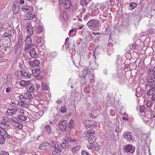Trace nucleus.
I'll list each match as a JSON object with an SVG mask.
<instances>
[{
  "label": "nucleus",
  "instance_id": "4",
  "mask_svg": "<svg viewBox=\"0 0 155 155\" xmlns=\"http://www.w3.org/2000/svg\"><path fill=\"white\" fill-rule=\"evenodd\" d=\"M0 127L2 129H3L4 130L9 129L10 128V126L9 123L6 121H3L0 123Z\"/></svg>",
  "mask_w": 155,
  "mask_h": 155
},
{
  "label": "nucleus",
  "instance_id": "58",
  "mask_svg": "<svg viewBox=\"0 0 155 155\" xmlns=\"http://www.w3.org/2000/svg\"><path fill=\"white\" fill-rule=\"evenodd\" d=\"M62 101L61 100L59 99V100H58L56 101V103H57L58 104H60L62 103Z\"/></svg>",
  "mask_w": 155,
  "mask_h": 155
},
{
  "label": "nucleus",
  "instance_id": "38",
  "mask_svg": "<svg viewBox=\"0 0 155 155\" xmlns=\"http://www.w3.org/2000/svg\"><path fill=\"white\" fill-rule=\"evenodd\" d=\"M155 91L151 89H150L148 91V92L147 93V96H150L153 94L154 92Z\"/></svg>",
  "mask_w": 155,
  "mask_h": 155
},
{
  "label": "nucleus",
  "instance_id": "64",
  "mask_svg": "<svg viewBox=\"0 0 155 155\" xmlns=\"http://www.w3.org/2000/svg\"><path fill=\"white\" fill-rule=\"evenodd\" d=\"M24 3V0H21L19 1V4H23Z\"/></svg>",
  "mask_w": 155,
  "mask_h": 155
},
{
  "label": "nucleus",
  "instance_id": "49",
  "mask_svg": "<svg viewBox=\"0 0 155 155\" xmlns=\"http://www.w3.org/2000/svg\"><path fill=\"white\" fill-rule=\"evenodd\" d=\"M37 43L39 45L42 43V38H38L37 40Z\"/></svg>",
  "mask_w": 155,
  "mask_h": 155
},
{
  "label": "nucleus",
  "instance_id": "55",
  "mask_svg": "<svg viewBox=\"0 0 155 155\" xmlns=\"http://www.w3.org/2000/svg\"><path fill=\"white\" fill-rule=\"evenodd\" d=\"M55 149L59 153L61 152L62 150L58 146L57 144L56 147Z\"/></svg>",
  "mask_w": 155,
  "mask_h": 155
},
{
  "label": "nucleus",
  "instance_id": "8",
  "mask_svg": "<svg viewBox=\"0 0 155 155\" xmlns=\"http://www.w3.org/2000/svg\"><path fill=\"white\" fill-rule=\"evenodd\" d=\"M26 29L28 33L30 35H32L34 33L32 27L30 23L27 22L26 24Z\"/></svg>",
  "mask_w": 155,
  "mask_h": 155
},
{
  "label": "nucleus",
  "instance_id": "63",
  "mask_svg": "<svg viewBox=\"0 0 155 155\" xmlns=\"http://www.w3.org/2000/svg\"><path fill=\"white\" fill-rule=\"evenodd\" d=\"M84 26V25H81L79 26L78 27V28L79 29H81Z\"/></svg>",
  "mask_w": 155,
  "mask_h": 155
},
{
  "label": "nucleus",
  "instance_id": "39",
  "mask_svg": "<svg viewBox=\"0 0 155 155\" xmlns=\"http://www.w3.org/2000/svg\"><path fill=\"white\" fill-rule=\"evenodd\" d=\"M74 122V121L73 120H71L70 121L69 123L68 124V127L69 128H72Z\"/></svg>",
  "mask_w": 155,
  "mask_h": 155
},
{
  "label": "nucleus",
  "instance_id": "53",
  "mask_svg": "<svg viewBox=\"0 0 155 155\" xmlns=\"http://www.w3.org/2000/svg\"><path fill=\"white\" fill-rule=\"evenodd\" d=\"M25 44L28 45H32L31 39L29 41H25Z\"/></svg>",
  "mask_w": 155,
  "mask_h": 155
},
{
  "label": "nucleus",
  "instance_id": "25",
  "mask_svg": "<svg viewBox=\"0 0 155 155\" xmlns=\"http://www.w3.org/2000/svg\"><path fill=\"white\" fill-rule=\"evenodd\" d=\"M153 69H149L147 71V73L150 75H153L154 77L155 74V70Z\"/></svg>",
  "mask_w": 155,
  "mask_h": 155
},
{
  "label": "nucleus",
  "instance_id": "43",
  "mask_svg": "<svg viewBox=\"0 0 155 155\" xmlns=\"http://www.w3.org/2000/svg\"><path fill=\"white\" fill-rule=\"evenodd\" d=\"M0 155H9V153L4 151H0Z\"/></svg>",
  "mask_w": 155,
  "mask_h": 155
},
{
  "label": "nucleus",
  "instance_id": "62",
  "mask_svg": "<svg viewBox=\"0 0 155 155\" xmlns=\"http://www.w3.org/2000/svg\"><path fill=\"white\" fill-rule=\"evenodd\" d=\"M10 104L12 106H14L15 105V104L12 101L11 102Z\"/></svg>",
  "mask_w": 155,
  "mask_h": 155
},
{
  "label": "nucleus",
  "instance_id": "57",
  "mask_svg": "<svg viewBox=\"0 0 155 155\" xmlns=\"http://www.w3.org/2000/svg\"><path fill=\"white\" fill-rule=\"evenodd\" d=\"M74 31V29H71L70 30L68 33V35L70 36L71 34V33H72Z\"/></svg>",
  "mask_w": 155,
  "mask_h": 155
},
{
  "label": "nucleus",
  "instance_id": "23",
  "mask_svg": "<svg viewBox=\"0 0 155 155\" xmlns=\"http://www.w3.org/2000/svg\"><path fill=\"white\" fill-rule=\"evenodd\" d=\"M145 87L146 88L150 87V89L155 91V84H153L149 85L148 84H146L145 85Z\"/></svg>",
  "mask_w": 155,
  "mask_h": 155
},
{
  "label": "nucleus",
  "instance_id": "32",
  "mask_svg": "<svg viewBox=\"0 0 155 155\" xmlns=\"http://www.w3.org/2000/svg\"><path fill=\"white\" fill-rule=\"evenodd\" d=\"M1 137H0V144H3L4 143L5 141V137L1 135Z\"/></svg>",
  "mask_w": 155,
  "mask_h": 155
},
{
  "label": "nucleus",
  "instance_id": "20",
  "mask_svg": "<svg viewBox=\"0 0 155 155\" xmlns=\"http://www.w3.org/2000/svg\"><path fill=\"white\" fill-rule=\"evenodd\" d=\"M147 81L149 83H154L155 82V77H149L147 78Z\"/></svg>",
  "mask_w": 155,
  "mask_h": 155
},
{
  "label": "nucleus",
  "instance_id": "52",
  "mask_svg": "<svg viewBox=\"0 0 155 155\" xmlns=\"http://www.w3.org/2000/svg\"><path fill=\"white\" fill-rule=\"evenodd\" d=\"M42 27L41 26H39L38 27L37 31L38 33L41 32L42 30Z\"/></svg>",
  "mask_w": 155,
  "mask_h": 155
},
{
  "label": "nucleus",
  "instance_id": "7",
  "mask_svg": "<svg viewBox=\"0 0 155 155\" xmlns=\"http://www.w3.org/2000/svg\"><path fill=\"white\" fill-rule=\"evenodd\" d=\"M66 123L67 121L66 120L62 119L58 123L60 127L63 131H65L66 130Z\"/></svg>",
  "mask_w": 155,
  "mask_h": 155
},
{
  "label": "nucleus",
  "instance_id": "41",
  "mask_svg": "<svg viewBox=\"0 0 155 155\" xmlns=\"http://www.w3.org/2000/svg\"><path fill=\"white\" fill-rule=\"evenodd\" d=\"M46 129V131L49 134L50 133L51 130V127L49 125H47L45 126Z\"/></svg>",
  "mask_w": 155,
  "mask_h": 155
},
{
  "label": "nucleus",
  "instance_id": "31",
  "mask_svg": "<svg viewBox=\"0 0 155 155\" xmlns=\"http://www.w3.org/2000/svg\"><path fill=\"white\" fill-rule=\"evenodd\" d=\"M22 44V39L21 37L18 38V45H19L18 46H21Z\"/></svg>",
  "mask_w": 155,
  "mask_h": 155
},
{
  "label": "nucleus",
  "instance_id": "47",
  "mask_svg": "<svg viewBox=\"0 0 155 155\" xmlns=\"http://www.w3.org/2000/svg\"><path fill=\"white\" fill-rule=\"evenodd\" d=\"M81 154V155H91L89 153L84 150L82 151Z\"/></svg>",
  "mask_w": 155,
  "mask_h": 155
},
{
  "label": "nucleus",
  "instance_id": "11",
  "mask_svg": "<svg viewBox=\"0 0 155 155\" xmlns=\"http://www.w3.org/2000/svg\"><path fill=\"white\" fill-rule=\"evenodd\" d=\"M28 63L32 67H34L39 64L40 61L38 60L35 59L33 61L30 60Z\"/></svg>",
  "mask_w": 155,
  "mask_h": 155
},
{
  "label": "nucleus",
  "instance_id": "42",
  "mask_svg": "<svg viewBox=\"0 0 155 155\" xmlns=\"http://www.w3.org/2000/svg\"><path fill=\"white\" fill-rule=\"evenodd\" d=\"M145 110V107L143 106H141L140 107V111L141 113L143 112Z\"/></svg>",
  "mask_w": 155,
  "mask_h": 155
},
{
  "label": "nucleus",
  "instance_id": "27",
  "mask_svg": "<svg viewBox=\"0 0 155 155\" xmlns=\"http://www.w3.org/2000/svg\"><path fill=\"white\" fill-rule=\"evenodd\" d=\"M29 81H26L24 80H22L20 81V84L21 86H26V87L28 83H29Z\"/></svg>",
  "mask_w": 155,
  "mask_h": 155
},
{
  "label": "nucleus",
  "instance_id": "33",
  "mask_svg": "<svg viewBox=\"0 0 155 155\" xmlns=\"http://www.w3.org/2000/svg\"><path fill=\"white\" fill-rule=\"evenodd\" d=\"M67 110V108L65 106H62L60 108V111L62 113H66Z\"/></svg>",
  "mask_w": 155,
  "mask_h": 155
},
{
  "label": "nucleus",
  "instance_id": "48",
  "mask_svg": "<svg viewBox=\"0 0 155 155\" xmlns=\"http://www.w3.org/2000/svg\"><path fill=\"white\" fill-rule=\"evenodd\" d=\"M51 147H53L54 149H55L56 147L57 144L56 145L53 142H51L49 144Z\"/></svg>",
  "mask_w": 155,
  "mask_h": 155
},
{
  "label": "nucleus",
  "instance_id": "50",
  "mask_svg": "<svg viewBox=\"0 0 155 155\" xmlns=\"http://www.w3.org/2000/svg\"><path fill=\"white\" fill-rule=\"evenodd\" d=\"M42 89L44 90H47L48 89V87L47 85L45 84H43L42 86Z\"/></svg>",
  "mask_w": 155,
  "mask_h": 155
},
{
  "label": "nucleus",
  "instance_id": "61",
  "mask_svg": "<svg viewBox=\"0 0 155 155\" xmlns=\"http://www.w3.org/2000/svg\"><path fill=\"white\" fill-rule=\"evenodd\" d=\"M31 39V38L30 37L28 36L26 38L25 41H29Z\"/></svg>",
  "mask_w": 155,
  "mask_h": 155
},
{
  "label": "nucleus",
  "instance_id": "10",
  "mask_svg": "<svg viewBox=\"0 0 155 155\" xmlns=\"http://www.w3.org/2000/svg\"><path fill=\"white\" fill-rule=\"evenodd\" d=\"M35 15L33 14H28L25 15L24 17L25 20H32L35 17Z\"/></svg>",
  "mask_w": 155,
  "mask_h": 155
},
{
  "label": "nucleus",
  "instance_id": "45",
  "mask_svg": "<svg viewBox=\"0 0 155 155\" xmlns=\"http://www.w3.org/2000/svg\"><path fill=\"white\" fill-rule=\"evenodd\" d=\"M153 104L152 102L150 101H147V106L148 107H151Z\"/></svg>",
  "mask_w": 155,
  "mask_h": 155
},
{
  "label": "nucleus",
  "instance_id": "26",
  "mask_svg": "<svg viewBox=\"0 0 155 155\" xmlns=\"http://www.w3.org/2000/svg\"><path fill=\"white\" fill-rule=\"evenodd\" d=\"M90 2L87 0H81L80 4L83 7V6L87 5Z\"/></svg>",
  "mask_w": 155,
  "mask_h": 155
},
{
  "label": "nucleus",
  "instance_id": "15",
  "mask_svg": "<svg viewBox=\"0 0 155 155\" xmlns=\"http://www.w3.org/2000/svg\"><path fill=\"white\" fill-rule=\"evenodd\" d=\"M24 98L28 99L31 100L33 98L32 94L28 92L25 93L23 95Z\"/></svg>",
  "mask_w": 155,
  "mask_h": 155
},
{
  "label": "nucleus",
  "instance_id": "37",
  "mask_svg": "<svg viewBox=\"0 0 155 155\" xmlns=\"http://www.w3.org/2000/svg\"><path fill=\"white\" fill-rule=\"evenodd\" d=\"M94 149L96 151L100 149V145L98 144H94Z\"/></svg>",
  "mask_w": 155,
  "mask_h": 155
},
{
  "label": "nucleus",
  "instance_id": "17",
  "mask_svg": "<svg viewBox=\"0 0 155 155\" xmlns=\"http://www.w3.org/2000/svg\"><path fill=\"white\" fill-rule=\"evenodd\" d=\"M88 137L87 139L88 142L91 144H93L96 140L95 136L93 135Z\"/></svg>",
  "mask_w": 155,
  "mask_h": 155
},
{
  "label": "nucleus",
  "instance_id": "24",
  "mask_svg": "<svg viewBox=\"0 0 155 155\" xmlns=\"http://www.w3.org/2000/svg\"><path fill=\"white\" fill-rule=\"evenodd\" d=\"M81 147L80 145H78L76 147H73L72 148V152L75 153L78 151L81 148Z\"/></svg>",
  "mask_w": 155,
  "mask_h": 155
},
{
  "label": "nucleus",
  "instance_id": "3",
  "mask_svg": "<svg viewBox=\"0 0 155 155\" xmlns=\"http://www.w3.org/2000/svg\"><path fill=\"white\" fill-rule=\"evenodd\" d=\"M21 9L24 12L26 13L32 12L34 11V8L32 6L27 5L22 6Z\"/></svg>",
  "mask_w": 155,
  "mask_h": 155
},
{
  "label": "nucleus",
  "instance_id": "21",
  "mask_svg": "<svg viewBox=\"0 0 155 155\" xmlns=\"http://www.w3.org/2000/svg\"><path fill=\"white\" fill-rule=\"evenodd\" d=\"M32 46V45H25V47L24 48L25 51L28 53L29 51L30 48H31Z\"/></svg>",
  "mask_w": 155,
  "mask_h": 155
},
{
  "label": "nucleus",
  "instance_id": "13",
  "mask_svg": "<svg viewBox=\"0 0 155 155\" xmlns=\"http://www.w3.org/2000/svg\"><path fill=\"white\" fill-rule=\"evenodd\" d=\"M49 144L48 143H44L39 146V148L41 150H45L48 148Z\"/></svg>",
  "mask_w": 155,
  "mask_h": 155
},
{
  "label": "nucleus",
  "instance_id": "44",
  "mask_svg": "<svg viewBox=\"0 0 155 155\" xmlns=\"http://www.w3.org/2000/svg\"><path fill=\"white\" fill-rule=\"evenodd\" d=\"M18 105L20 106H21L23 107H25L26 106V104L22 103V102H18Z\"/></svg>",
  "mask_w": 155,
  "mask_h": 155
},
{
  "label": "nucleus",
  "instance_id": "5",
  "mask_svg": "<svg viewBox=\"0 0 155 155\" xmlns=\"http://www.w3.org/2000/svg\"><path fill=\"white\" fill-rule=\"evenodd\" d=\"M21 76L25 78H28L31 76V72L28 70H23L21 72Z\"/></svg>",
  "mask_w": 155,
  "mask_h": 155
},
{
  "label": "nucleus",
  "instance_id": "14",
  "mask_svg": "<svg viewBox=\"0 0 155 155\" xmlns=\"http://www.w3.org/2000/svg\"><path fill=\"white\" fill-rule=\"evenodd\" d=\"M71 6V0H65L64 8L67 9H69Z\"/></svg>",
  "mask_w": 155,
  "mask_h": 155
},
{
  "label": "nucleus",
  "instance_id": "22",
  "mask_svg": "<svg viewBox=\"0 0 155 155\" xmlns=\"http://www.w3.org/2000/svg\"><path fill=\"white\" fill-rule=\"evenodd\" d=\"M28 54V53H24L23 54V57L24 58V59L28 63L31 60V58L29 57Z\"/></svg>",
  "mask_w": 155,
  "mask_h": 155
},
{
  "label": "nucleus",
  "instance_id": "28",
  "mask_svg": "<svg viewBox=\"0 0 155 155\" xmlns=\"http://www.w3.org/2000/svg\"><path fill=\"white\" fill-rule=\"evenodd\" d=\"M6 112L9 115L12 116L15 114L14 111L13 110L8 109L7 110Z\"/></svg>",
  "mask_w": 155,
  "mask_h": 155
},
{
  "label": "nucleus",
  "instance_id": "2",
  "mask_svg": "<svg viewBox=\"0 0 155 155\" xmlns=\"http://www.w3.org/2000/svg\"><path fill=\"white\" fill-rule=\"evenodd\" d=\"M123 150L126 153H133L135 150V147L132 145L129 144L124 146Z\"/></svg>",
  "mask_w": 155,
  "mask_h": 155
},
{
  "label": "nucleus",
  "instance_id": "30",
  "mask_svg": "<svg viewBox=\"0 0 155 155\" xmlns=\"http://www.w3.org/2000/svg\"><path fill=\"white\" fill-rule=\"evenodd\" d=\"M17 117L19 119L24 121L26 120L27 119L26 117L22 115H18Z\"/></svg>",
  "mask_w": 155,
  "mask_h": 155
},
{
  "label": "nucleus",
  "instance_id": "40",
  "mask_svg": "<svg viewBox=\"0 0 155 155\" xmlns=\"http://www.w3.org/2000/svg\"><path fill=\"white\" fill-rule=\"evenodd\" d=\"M137 6V4L134 3H132L130 4V10L134 9Z\"/></svg>",
  "mask_w": 155,
  "mask_h": 155
},
{
  "label": "nucleus",
  "instance_id": "12",
  "mask_svg": "<svg viewBox=\"0 0 155 155\" xmlns=\"http://www.w3.org/2000/svg\"><path fill=\"white\" fill-rule=\"evenodd\" d=\"M64 141H66L67 142L68 141L71 143L76 142L77 140H73L72 138L71 137L70 135V133L68 132L65 136V139Z\"/></svg>",
  "mask_w": 155,
  "mask_h": 155
},
{
  "label": "nucleus",
  "instance_id": "51",
  "mask_svg": "<svg viewBox=\"0 0 155 155\" xmlns=\"http://www.w3.org/2000/svg\"><path fill=\"white\" fill-rule=\"evenodd\" d=\"M21 71H17L16 72H15V75L18 78H19V74H21Z\"/></svg>",
  "mask_w": 155,
  "mask_h": 155
},
{
  "label": "nucleus",
  "instance_id": "36",
  "mask_svg": "<svg viewBox=\"0 0 155 155\" xmlns=\"http://www.w3.org/2000/svg\"><path fill=\"white\" fill-rule=\"evenodd\" d=\"M89 71L90 70L88 68H85L83 70V72L85 74L84 76H85L87 74H89ZM84 75V74H83V76Z\"/></svg>",
  "mask_w": 155,
  "mask_h": 155
},
{
  "label": "nucleus",
  "instance_id": "54",
  "mask_svg": "<svg viewBox=\"0 0 155 155\" xmlns=\"http://www.w3.org/2000/svg\"><path fill=\"white\" fill-rule=\"evenodd\" d=\"M151 118L152 120H154L155 119V112H152V114L151 115Z\"/></svg>",
  "mask_w": 155,
  "mask_h": 155
},
{
  "label": "nucleus",
  "instance_id": "9",
  "mask_svg": "<svg viewBox=\"0 0 155 155\" xmlns=\"http://www.w3.org/2000/svg\"><path fill=\"white\" fill-rule=\"evenodd\" d=\"M26 88L28 92H32L35 90V86L34 85L29 82L26 87Z\"/></svg>",
  "mask_w": 155,
  "mask_h": 155
},
{
  "label": "nucleus",
  "instance_id": "34",
  "mask_svg": "<svg viewBox=\"0 0 155 155\" xmlns=\"http://www.w3.org/2000/svg\"><path fill=\"white\" fill-rule=\"evenodd\" d=\"M19 11V8L15 6H14L13 8V11L14 14L17 13Z\"/></svg>",
  "mask_w": 155,
  "mask_h": 155
},
{
  "label": "nucleus",
  "instance_id": "1",
  "mask_svg": "<svg viewBox=\"0 0 155 155\" xmlns=\"http://www.w3.org/2000/svg\"><path fill=\"white\" fill-rule=\"evenodd\" d=\"M87 25L89 28L93 31L97 30L100 27L101 24L97 19H92L87 23Z\"/></svg>",
  "mask_w": 155,
  "mask_h": 155
},
{
  "label": "nucleus",
  "instance_id": "59",
  "mask_svg": "<svg viewBox=\"0 0 155 155\" xmlns=\"http://www.w3.org/2000/svg\"><path fill=\"white\" fill-rule=\"evenodd\" d=\"M152 100L153 101H155V94H153L152 96Z\"/></svg>",
  "mask_w": 155,
  "mask_h": 155
},
{
  "label": "nucleus",
  "instance_id": "35",
  "mask_svg": "<svg viewBox=\"0 0 155 155\" xmlns=\"http://www.w3.org/2000/svg\"><path fill=\"white\" fill-rule=\"evenodd\" d=\"M3 134H2V135H3L4 137H5V138H7L8 139H10L11 137V136L9 135L6 132V131H4Z\"/></svg>",
  "mask_w": 155,
  "mask_h": 155
},
{
  "label": "nucleus",
  "instance_id": "6",
  "mask_svg": "<svg viewBox=\"0 0 155 155\" xmlns=\"http://www.w3.org/2000/svg\"><path fill=\"white\" fill-rule=\"evenodd\" d=\"M123 137L125 140L130 143L132 141V134L131 132H125L123 135Z\"/></svg>",
  "mask_w": 155,
  "mask_h": 155
},
{
  "label": "nucleus",
  "instance_id": "19",
  "mask_svg": "<svg viewBox=\"0 0 155 155\" xmlns=\"http://www.w3.org/2000/svg\"><path fill=\"white\" fill-rule=\"evenodd\" d=\"M87 133L86 134L87 136L89 137L91 136H93L94 135L95 133V131L92 129H90V130H87Z\"/></svg>",
  "mask_w": 155,
  "mask_h": 155
},
{
  "label": "nucleus",
  "instance_id": "16",
  "mask_svg": "<svg viewBox=\"0 0 155 155\" xmlns=\"http://www.w3.org/2000/svg\"><path fill=\"white\" fill-rule=\"evenodd\" d=\"M29 52L30 56L32 58H35L36 57V53L34 48H32Z\"/></svg>",
  "mask_w": 155,
  "mask_h": 155
},
{
  "label": "nucleus",
  "instance_id": "56",
  "mask_svg": "<svg viewBox=\"0 0 155 155\" xmlns=\"http://www.w3.org/2000/svg\"><path fill=\"white\" fill-rule=\"evenodd\" d=\"M11 87H8L6 89V91L7 93L11 91Z\"/></svg>",
  "mask_w": 155,
  "mask_h": 155
},
{
  "label": "nucleus",
  "instance_id": "29",
  "mask_svg": "<svg viewBox=\"0 0 155 155\" xmlns=\"http://www.w3.org/2000/svg\"><path fill=\"white\" fill-rule=\"evenodd\" d=\"M14 126L16 128L20 129H22L23 127V125H22L17 123H15Z\"/></svg>",
  "mask_w": 155,
  "mask_h": 155
},
{
  "label": "nucleus",
  "instance_id": "46",
  "mask_svg": "<svg viewBox=\"0 0 155 155\" xmlns=\"http://www.w3.org/2000/svg\"><path fill=\"white\" fill-rule=\"evenodd\" d=\"M53 155H59V153L55 149H54L52 151Z\"/></svg>",
  "mask_w": 155,
  "mask_h": 155
},
{
  "label": "nucleus",
  "instance_id": "60",
  "mask_svg": "<svg viewBox=\"0 0 155 155\" xmlns=\"http://www.w3.org/2000/svg\"><path fill=\"white\" fill-rule=\"evenodd\" d=\"M19 45H18L17 46V47H16V49H15V51H17L19 49H20L21 47V46H18Z\"/></svg>",
  "mask_w": 155,
  "mask_h": 155
},
{
  "label": "nucleus",
  "instance_id": "18",
  "mask_svg": "<svg viewBox=\"0 0 155 155\" xmlns=\"http://www.w3.org/2000/svg\"><path fill=\"white\" fill-rule=\"evenodd\" d=\"M61 147L63 149H66L69 147V143L66 141H64V142L61 144Z\"/></svg>",
  "mask_w": 155,
  "mask_h": 155
}]
</instances>
